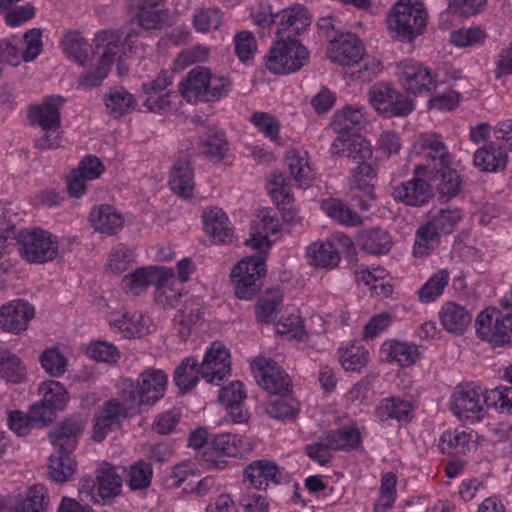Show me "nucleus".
Wrapping results in <instances>:
<instances>
[{"instance_id": "nucleus-1", "label": "nucleus", "mask_w": 512, "mask_h": 512, "mask_svg": "<svg viewBox=\"0 0 512 512\" xmlns=\"http://www.w3.org/2000/svg\"><path fill=\"white\" fill-rule=\"evenodd\" d=\"M167 22V13L162 9H156L142 5L135 21L125 28V38L121 42V33L118 30H104L97 33L93 40V55L99 59L92 71L83 74L78 79V85L82 88H94L99 86L107 77L113 62L120 58L121 48L124 54L130 53L143 56L148 44L145 32L164 27Z\"/></svg>"}, {"instance_id": "nucleus-2", "label": "nucleus", "mask_w": 512, "mask_h": 512, "mask_svg": "<svg viewBox=\"0 0 512 512\" xmlns=\"http://www.w3.org/2000/svg\"><path fill=\"white\" fill-rule=\"evenodd\" d=\"M168 376L161 369H147L137 379L121 378L117 382V392L125 399L128 407L140 412L143 406H152L164 397Z\"/></svg>"}, {"instance_id": "nucleus-3", "label": "nucleus", "mask_w": 512, "mask_h": 512, "mask_svg": "<svg viewBox=\"0 0 512 512\" xmlns=\"http://www.w3.org/2000/svg\"><path fill=\"white\" fill-rule=\"evenodd\" d=\"M427 25V11L423 3L400 0L391 9L387 17V26L392 37L412 43L421 35Z\"/></svg>"}, {"instance_id": "nucleus-4", "label": "nucleus", "mask_w": 512, "mask_h": 512, "mask_svg": "<svg viewBox=\"0 0 512 512\" xmlns=\"http://www.w3.org/2000/svg\"><path fill=\"white\" fill-rule=\"evenodd\" d=\"M350 419L345 413L336 409H329L322 412V425L325 424L330 430L322 432V450H344L357 449L362 438L359 429L355 425H348ZM328 455L322 451V465L328 461Z\"/></svg>"}, {"instance_id": "nucleus-5", "label": "nucleus", "mask_w": 512, "mask_h": 512, "mask_svg": "<svg viewBox=\"0 0 512 512\" xmlns=\"http://www.w3.org/2000/svg\"><path fill=\"white\" fill-rule=\"evenodd\" d=\"M309 58L307 48L294 39L273 42L265 56L266 68L275 75H286L301 69Z\"/></svg>"}, {"instance_id": "nucleus-6", "label": "nucleus", "mask_w": 512, "mask_h": 512, "mask_svg": "<svg viewBox=\"0 0 512 512\" xmlns=\"http://www.w3.org/2000/svg\"><path fill=\"white\" fill-rule=\"evenodd\" d=\"M264 253L247 256L240 260L231 273L236 296L240 299H251L261 288V279L266 273Z\"/></svg>"}, {"instance_id": "nucleus-7", "label": "nucleus", "mask_w": 512, "mask_h": 512, "mask_svg": "<svg viewBox=\"0 0 512 512\" xmlns=\"http://www.w3.org/2000/svg\"><path fill=\"white\" fill-rule=\"evenodd\" d=\"M368 95L373 108L386 118L406 117L415 109L412 99L388 83L373 85Z\"/></svg>"}, {"instance_id": "nucleus-8", "label": "nucleus", "mask_w": 512, "mask_h": 512, "mask_svg": "<svg viewBox=\"0 0 512 512\" xmlns=\"http://www.w3.org/2000/svg\"><path fill=\"white\" fill-rule=\"evenodd\" d=\"M351 171L348 197L361 211H368L377 200L375 192L378 168L373 162H363Z\"/></svg>"}, {"instance_id": "nucleus-9", "label": "nucleus", "mask_w": 512, "mask_h": 512, "mask_svg": "<svg viewBox=\"0 0 512 512\" xmlns=\"http://www.w3.org/2000/svg\"><path fill=\"white\" fill-rule=\"evenodd\" d=\"M19 237L20 254L29 263L49 262L58 255L57 239L48 231L25 230Z\"/></svg>"}, {"instance_id": "nucleus-10", "label": "nucleus", "mask_w": 512, "mask_h": 512, "mask_svg": "<svg viewBox=\"0 0 512 512\" xmlns=\"http://www.w3.org/2000/svg\"><path fill=\"white\" fill-rule=\"evenodd\" d=\"M396 73L403 89L410 94L430 93L437 86L432 71L413 59H405L396 66Z\"/></svg>"}, {"instance_id": "nucleus-11", "label": "nucleus", "mask_w": 512, "mask_h": 512, "mask_svg": "<svg viewBox=\"0 0 512 512\" xmlns=\"http://www.w3.org/2000/svg\"><path fill=\"white\" fill-rule=\"evenodd\" d=\"M231 373V354L221 342L215 341L207 347L200 364V376L207 383L220 385Z\"/></svg>"}, {"instance_id": "nucleus-12", "label": "nucleus", "mask_w": 512, "mask_h": 512, "mask_svg": "<svg viewBox=\"0 0 512 512\" xmlns=\"http://www.w3.org/2000/svg\"><path fill=\"white\" fill-rule=\"evenodd\" d=\"M482 394L483 387L474 382L459 385L451 397V411L460 419L480 421L484 412Z\"/></svg>"}, {"instance_id": "nucleus-13", "label": "nucleus", "mask_w": 512, "mask_h": 512, "mask_svg": "<svg viewBox=\"0 0 512 512\" xmlns=\"http://www.w3.org/2000/svg\"><path fill=\"white\" fill-rule=\"evenodd\" d=\"M413 178L403 181L392 188L391 196L397 203L410 207H422L434 197V188L429 176L421 177L414 171Z\"/></svg>"}, {"instance_id": "nucleus-14", "label": "nucleus", "mask_w": 512, "mask_h": 512, "mask_svg": "<svg viewBox=\"0 0 512 512\" xmlns=\"http://www.w3.org/2000/svg\"><path fill=\"white\" fill-rule=\"evenodd\" d=\"M365 52L362 40L353 33L344 32L331 37L326 48L327 58L331 62L349 67L361 59Z\"/></svg>"}, {"instance_id": "nucleus-15", "label": "nucleus", "mask_w": 512, "mask_h": 512, "mask_svg": "<svg viewBox=\"0 0 512 512\" xmlns=\"http://www.w3.org/2000/svg\"><path fill=\"white\" fill-rule=\"evenodd\" d=\"M251 368L257 383L267 392L278 395L288 391L291 380L273 360L257 357Z\"/></svg>"}, {"instance_id": "nucleus-16", "label": "nucleus", "mask_w": 512, "mask_h": 512, "mask_svg": "<svg viewBox=\"0 0 512 512\" xmlns=\"http://www.w3.org/2000/svg\"><path fill=\"white\" fill-rule=\"evenodd\" d=\"M137 412L128 407L125 399L107 401L95 417L93 437L101 441L114 427L118 426L120 419L135 415Z\"/></svg>"}, {"instance_id": "nucleus-17", "label": "nucleus", "mask_w": 512, "mask_h": 512, "mask_svg": "<svg viewBox=\"0 0 512 512\" xmlns=\"http://www.w3.org/2000/svg\"><path fill=\"white\" fill-rule=\"evenodd\" d=\"M172 83L173 77L168 72L162 71L154 80L143 84V105L148 111L160 113L169 107L172 94L169 87Z\"/></svg>"}, {"instance_id": "nucleus-18", "label": "nucleus", "mask_w": 512, "mask_h": 512, "mask_svg": "<svg viewBox=\"0 0 512 512\" xmlns=\"http://www.w3.org/2000/svg\"><path fill=\"white\" fill-rule=\"evenodd\" d=\"M109 326L123 338H135L150 333L152 320L142 312L119 311L110 315Z\"/></svg>"}, {"instance_id": "nucleus-19", "label": "nucleus", "mask_w": 512, "mask_h": 512, "mask_svg": "<svg viewBox=\"0 0 512 512\" xmlns=\"http://www.w3.org/2000/svg\"><path fill=\"white\" fill-rule=\"evenodd\" d=\"M281 229L279 219L270 211H259L253 220L251 235L246 245L260 253H267L271 246L269 237L277 234Z\"/></svg>"}, {"instance_id": "nucleus-20", "label": "nucleus", "mask_w": 512, "mask_h": 512, "mask_svg": "<svg viewBox=\"0 0 512 512\" xmlns=\"http://www.w3.org/2000/svg\"><path fill=\"white\" fill-rule=\"evenodd\" d=\"M418 143L426 152L428 163L416 166L417 173L432 174L437 169L451 164V155L440 135L423 133L419 136Z\"/></svg>"}, {"instance_id": "nucleus-21", "label": "nucleus", "mask_w": 512, "mask_h": 512, "mask_svg": "<svg viewBox=\"0 0 512 512\" xmlns=\"http://www.w3.org/2000/svg\"><path fill=\"white\" fill-rule=\"evenodd\" d=\"M35 310L24 300H13L0 308V328L6 332L19 334L28 328Z\"/></svg>"}, {"instance_id": "nucleus-22", "label": "nucleus", "mask_w": 512, "mask_h": 512, "mask_svg": "<svg viewBox=\"0 0 512 512\" xmlns=\"http://www.w3.org/2000/svg\"><path fill=\"white\" fill-rule=\"evenodd\" d=\"M330 151L333 155H344L345 157L356 162L357 166H363V162H372V147L368 140L360 134L342 135L331 144Z\"/></svg>"}, {"instance_id": "nucleus-23", "label": "nucleus", "mask_w": 512, "mask_h": 512, "mask_svg": "<svg viewBox=\"0 0 512 512\" xmlns=\"http://www.w3.org/2000/svg\"><path fill=\"white\" fill-rule=\"evenodd\" d=\"M268 192L272 201L284 212L285 221L296 224L301 221L297 209L293 205V195L287 179L282 174H272L268 183Z\"/></svg>"}, {"instance_id": "nucleus-24", "label": "nucleus", "mask_w": 512, "mask_h": 512, "mask_svg": "<svg viewBox=\"0 0 512 512\" xmlns=\"http://www.w3.org/2000/svg\"><path fill=\"white\" fill-rule=\"evenodd\" d=\"M48 504L46 488L34 485L24 497L13 495L5 498L3 512H47Z\"/></svg>"}, {"instance_id": "nucleus-25", "label": "nucleus", "mask_w": 512, "mask_h": 512, "mask_svg": "<svg viewBox=\"0 0 512 512\" xmlns=\"http://www.w3.org/2000/svg\"><path fill=\"white\" fill-rule=\"evenodd\" d=\"M311 20V14L303 5H292L277 13L276 34L299 35L307 30Z\"/></svg>"}, {"instance_id": "nucleus-26", "label": "nucleus", "mask_w": 512, "mask_h": 512, "mask_svg": "<svg viewBox=\"0 0 512 512\" xmlns=\"http://www.w3.org/2000/svg\"><path fill=\"white\" fill-rule=\"evenodd\" d=\"M505 148L496 142L489 141L478 148L473 155V164L482 172L497 173L505 170L508 164Z\"/></svg>"}, {"instance_id": "nucleus-27", "label": "nucleus", "mask_w": 512, "mask_h": 512, "mask_svg": "<svg viewBox=\"0 0 512 512\" xmlns=\"http://www.w3.org/2000/svg\"><path fill=\"white\" fill-rule=\"evenodd\" d=\"M368 123L365 108L360 105H347L338 111L331 122V127L338 136L358 134Z\"/></svg>"}, {"instance_id": "nucleus-28", "label": "nucleus", "mask_w": 512, "mask_h": 512, "mask_svg": "<svg viewBox=\"0 0 512 512\" xmlns=\"http://www.w3.org/2000/svg\"><path fill=\"white\" fill-rule=\"evenodd\" d=\"M122 476L117 471V468L109 463L103 462L100 464L97 475L96 483L94 486L95 502L100 500L106 501L108 499L118 496L122 489Z\"/></svg>"}, {"instance_id": "nucleus-29", "label": "nucleus", "mask_w": 512, "mask_h": 512, "mask_svg": "<svg viewBox=\"0 0 512 512\" xmlns=\"http://www.w3.org/2000/svg\"><path fill=\"white\" fill-rule=\"evenodd\" d=\"M208 68L199 66L188 72L179 83L181 96L190 103L207 102Z\"/></svg>"}, {"instance_id": "nucleus-30", "label": "nucleus", "mask_w": 512, "mask_h": 512, "mask_svg": "<svg viewBox=\"0 0 512 512\" xmlns=\"http://www.w3.org/2000/svg\"><path fill=\"white\" fill-rule=\"evenodd\" d=\"M380 355L388 363H397L400 367H410L420 357L418 346L395 339L386 340L381 348Z\"/></svg>"}, {"instance_id": "nucleus-31", "label": "nucleus", "mask_w": 512, "mask_h": 512, "mask_svg": "<svg viewBox=\"0 0 512 512\" xmlns=\"http://www.w3.org/2000/svg\"><path fill=\"white\" fill-rule=\"evenodd\" d=\"M341 251L354 256L355 246L350 237L344 233H334L322 242V270H332L339 265Z\"/></svg>"}, {"instance_id": "nucleus-32", "label": "nucleus", "mask_w": 512, "mask_h": 512, "mask_svg": "<svg viewBox=\"0 0 512 512\" xmlns=\"http://www.w3.org/2000/svg\"><path fill=\"white\" fill-rule=\"evenodd\" d=\"M64 99L60 96L48 97L39 105L31 107L29 118L33 125H37L41 130L60 128V112Z\"/></svg>"}, {"instance_id": "nucleus-33", "label": "nucleus", "mask_w": 512, "mask_h": 512, "mask_svg": "<svg viewBox=\"0 0 512 512\" xmlns=\"http://www.w3.org/2000/svg\"><path fill=\"white\" fill-rule=\"evenodd\" d=\"M439 319L447 332L462 335L472 322V314L466 306L455 302H446L441 307Z\"/></svg>"}, {"instance_id": "nucleus-34", "label": "nucleus", "mask_w": 512, "mask_h": 512, "mask_svg": "<svg viewBox=\"0 0 512 512\" xmlns=\"http://www.w3.org/2000/svg\"><path fill=\"white\" fill-rule=\"evenodd\" d=\"M89 222L95 231L106 235H114L123 228L125 219L115 207L100 205L90 211Z\"/></svg>"}, {"instance_id": "nucleus-35", "label": "nucleus", "mask_w": 512, "mask_h": 512, "mask_svg": "<svg viewBox=\"0 0 512 512\" xmlns=\"http://www.w3.org/2000/svg\"><path fill=\"white\" fill-rule=\"evenodd\" d=\"M245 479L256 489H265L270 484H276L280 479V469L277 464L268 459L251 462L244 471Z\"/></svg>"}, {"instance_id": "nucleus-36", "label": "nucleus", "mask_w": 512, "mask_h": 512, "mask_svg": "<svg viewBox=\"0 0 512 512\" xmlns=\"http://www.w3.org/2000/svg\"><path fill=\"white\" fill-rule=\"evenodd\" d=\"M156 299L165 306L174 307L178 304L182 293L181 284L171 269L161 267L156 282Z\"/></svg>"}, {"instance_id": "nucleus-37", "label": "nucleus", "mask_w": 512, "mask_h": 512, "mask_svg": "<svg viewBox=\"0 0 512 512\" xmlns=\"http://www.w3.org/2000/svg\"><path fill=\"white\" fill-rule=\"evenodd\" d=\"M85 428V421L79 417L66 419L50 433L51 443L56 450L72 451L76 440Z\"/></svg>"}, {"instance_id": "nucleus-38", "label": "nucleus", "mask_w": 512, "mask_h": 512, "mask_svg": "<svg viewBox=\"0 0 512 512\" xmlns=\"http://www.w3.org/2000/svg\"><path fill=\"white\" fill-rule=\"evenodd\" d=\"M205 232L215 243H226L232 240V227L228 216L221 208H210L203 213Z\"/></svg>"}, {"instance_id": "nucleus-39", "label": "nucleus", "mask_w": 512, "mask_h": 512, "mask_svg": "<svg viewBox=\"0 0 512 512\" xmlns=\"http://www.w3.org/2000/svg\"><path fill=\"white\" fill-rule=\"evenodd\" d=\"M448 164L437 169L432 174H424L429 176V181L439 192L440 198L450 200L457 196L462 186V178L457 170L451 168Z\"/></svg>"}, {"instance_id": "nucleus-40", "label": "nucleus", "mask_w": 512, "mask_h": 512, "mask_svg": "<svg viewBox=\"0 0 512 512\" xmlns=\"http://www.w3.org/2000/svg\"><path fill=\"white\" fill-rule=\"evenodd\" d=\"M413 406L410 401L401 399L399 397H389L380 401L375 408V417L381 421L396 420L398 422L410 421Z\"/></svg>"}, {"instance_id": "nucleus-41", "label": "nucleus", "mask_w": 512, "mask_h": 512, "mask_svg": "<svg viewBox=\"0 0 512 512\" xmlns=\"http://www.w3.org/2000/svg\"><path fill=\"white\" fill-rule=\"evenodd\" d=\"M357 242L364 251L373 255L386 254L392 247L390 234L381 227H372L361 231Z\"/></svg>"}, {"instance_id": "nucleus-42", "label": "nucleus", "mask_w": 512, "mask_h": 512, "mask_svg": "<svg viewBox=\"0 0 512 512\" xmlns=\"http://www.w3.org/2000/svg\"><path fill=\"white\" fill-rule=\"evenodd\" d=\"M285 162L299 186L309 187L314 175L309 164L308 153L304 150L290 149L286 152Z\"/></svg>"}, {"instance_id": "nucleus-43", "label": "nucleus", "mask_w": 512, "mask_h": 512, "mask_svg": "<svg viewBox=\"0 0 512 512\" xmlns=\"http://www.w3.org/2000/svg\"><path fill=\"white\" fill-rule=\"evenodd\" d=\"M322 211L333 221L345 227H357L363 224V217L338 198L322 200Z\"/></svg>"}, {"instance_id": "nucleus-44", "label": "nucleus", "mask_w": 512, "mask_h": 512, "mask_svg": "<svg viewBox=\"0 0 512 512\" xmlns=\"http://www.w3.org/2000/svg\"><path fill=\"white\" fill-rule=\"evenodd\" d=\"M169 185L173 192L183 198H190L193 195L194 176L190 162L187 160L177 161L171 171Z\"/></svg>"}, {"instance_id": "nucleus-45", "label": "nucleus", "mask_w": 512, "mask_h": 512, "mask_svg": "<svg viewBox=\"0 0 512 512\" xmlns=\"http://www.w3.org/2000/svg\"><path fill=\"white\" fill-rule=\"evenodd\" d=\"M495 307H488L480 312L475 320L476 334L483 340L491 343L495 347L504 345L507 334L500 332L495 320Z\"/></svg>"}, {"instance_id": "nucleus-46", "label": "nucleus", "mask_w": 512, "mask_h": 512, "mask_svg": "<svg viewBox=\"0 0 512 512\" xmlns=\"http://www.w3.org/2000/svg\"><path fill=\"white\" fill-rule=\"evenodd\" d=\"M213 448L229 457H238L253 450L252 442L246 438L232 433L216 435L212 440Z\"/></svg>"}, {"instance_id": "nucleus-47", "label": "nucleus", "mask_w": 512, "mask_h": 512, "mask_svg": "<svg viewBox=\"0 0 512 512\" xmlns=\"http://www.w3.org/2000/svg\"><path fill=\"white\" fill-rule=\"evenodd\" d=\"M60 47L68 59L85 65L89 60L91 45L76 31H69L61 39Z\"/></svg>"}, {"instance_id": "nucleus-48", "label": "nucleus", "mask_w": 512, "mask_h": 512, "mask_svg": "<svg viewBox=\"0 0 512 512\" xmlns=\"http://www.w3.org/2000/svg\"><path fill=\"white\" fill-rule=\"evenodd\" d=\"M76 461L71 451L59 450L49 458L48 472L51 480L63 483L70 480L76 471Z\"/></svg>"}, {"instance_id": "nucleus-49", "label": "nucleus", "mask_w": 512, "mask_h": 512, "mask_svg": "<svg viewBox=\"0 0 512 512\" xmlns=\"http://www.w3.org/2000/svg\"><path fill=\"white\" fill-rule=\"evenodd\" d=\"M161 266L143 267L126 275L121 283L122 289L129 294L139 295L151 284L155 285Z\"/></svg>"}, {"instance_id": "nucleus-50", "label": "nucleus", "mask_w": 512, "mask_h": 512, "mask_svg": "<svg viewBox=\"0 0 512 512\" xmlns=\"http://www.w3.org/2000/svg\"><path fill=\"white\" fill-rule=\"evenodd\" d=\"M41 399L55 411H63L70 402V395L66 387L59 381L46 380L38 387Z\"/></svg>"}, {"instance_id": "nucleus-51", "label": "nucleus", "mask_w": 512, "mask_h": 512, "mask_svg": "<svg viewBox=\"0 0 512 512\" xmlns=\"http://www.w3.org/2000/svg\"><path fill=\"white\" fill-rule=\"evenodd\" d=\"M224 22L223 12L215 7L199 8L192 18L194 29L201 34H209L219 30Z\"/></svg>"}, {"instance_id": "nucleus-52", "label": "nucleus", "mask_w": 512, "mask_h": 512, "mask_svg": "<svg viewBox=\"0 0 512 512\" xmlns=\"http://www.w3.org/2000/svg\"><path fill=\"white\" fill-rule=\"evenodd\" d=\"M200 377V365L193 357L184 359L174 371V382L182 392L193 389Z\"/></svg>"}, {"instance_id": "nucleus-53", "label": "nucleus", "mask_w": 512, "mask_h": 512, "mask_svg": "<svg viewBox=\"0 0 512 512\" xmlns=\"http://www.w3.org/2000/svg\"><path fill=\"white\" fill-rule=\"evenodd\" d=\"M440 234L426 221L415 232L413 255L415 257L428 256L440 244Z\"/></svg>"}, {"instance_id": "nucleus-54", "label": "nucleus", "mask_w": 512, "mask_h": 512, "mask_svg": "<svg viewBox=\"0 0 512 512\" xmlns=\"http://www.w3.org/2000/svg\"><path fill=\"white\" fill-rule=\"evenodd\" d=\"M471 435L464 430H446L439 439V449L443 454L457 456L465 454Z\"/></svg>"}, {"instance_id": "nucleus-55", "label": "nucleus", "mask_w": 512, "mask_h": 512, "mask_svg": "<svg viewBox=\"0 0 512 512\" xmlns=\"http://www.w3.org/2000/svg\"><path fill=\"white\" fill-rule=\"evenodd\" d=\"M25 376L26 369L19 357L0 348V377L10 383H20Z\"/></svg>"}, {"instance_id": "nucleus-56", "label": "nucleus", "mask_w": 512, "mask_h": 512, "mask_svg": "<svg viewBox=\"0 0 512 512\" xmlns=\"http://www.w3.org/2000/svg\"><path fill=\"white\" fill-rule=\"evenodd\" d=\"M450 274L447 269H440L421 286L418 297L422 303H431L437 300L448 285Z\"/></svg>"}, {"instance_id": "nucleus-57", "label": "nucleus", "mask_w": 512, "mask_h": 512, "mask_svg": "<svg viewBox=\"0 0 512 512\" xmlns=\"http://www.w3.org/2000/svg\"><path fill=\"white\" fill-rule=\"evenodd\" d=\"M463 213L459 208H446L429 216L428 223L440 234L448 235L454 232Z\"/></svg>"}, {"instance_id": "nucleus-58", "label": "nucleus", "mask_w": 512, "mask_h": 512, "mask_svg": "<svg viewBox=\"0 0 512 512\" xmlns=\"http://www.w3.org/2000/svg\"><path fill=\"white\" fill-rule=\"evenodd\" d=\"M346 75L353 81H371L381 70V62L373 56L367 55L366 51L357 63L348 67Z\"/></svg>"}, {"instance_id": "nucleus-59", "label": "nucleus", "mask_w": 512, "mask_h": 512, "mask_svg": "<svg viewBox=\"0 0 512 512\" xmlns=\"http://www.w3.org/2000/svg\"><path fill=\"white\" fill-rule=\"evenodd\" d=\"M43 369L53 377L62 376L68 368L66 353L59 347H50L44 350L40 356Z\"/></svg>"}, {"instance_id": "nucleus-60", "label": "nucleus", "mask_w": 512, "mask_h": 512, "mask_svg": "<svg viewBox=\"0 0 512 512\" xmlns=\"http://www.w3.org/2000/svg\"><path fill=\"white\" fill-rule=\"evenodd\" d=\"M369 360L368 350L360 342H352L340 355V363L347 371L359 372Z\"/></svg>"}, {"instance_id": "nucleus-61", "label": "nucleus", "mask_w": 512, "mask_h": 512, "mask_svg": "<svg viewBox=\"0 0 512 512\" xmlns=\"http://www.w3.org/2000/svg\"><path fill=\"white\" fill-rule=\"evenodd\" d=\"M481 404L483 407H493L500 413H511L512 395L509 394L508 386H498L491 390L483 388Z\"/></svg>"}, {"instance_id": "nucleus-62", "label": "nucleus", "mask_w": 512, "mask_h": 512, "mask_svg": "<svg viewBox=\"0 0 512 512\" xmlns=\"http://www.w3.org/2000/svg\"><path fill=\"white\" fill-rule=\"evenodd\" d=\"M105 105L110 113L121 116L132 110L137 105V101L124 88H116L106 96Z\"/></svg>"}, {"instance_id": "nucleus-63", "label": "nucleus", "mask_w": 512, "mask_h": 512, "mask_svg": "<svg viewBox=\"0 0 512 512\" xmlns=\"http://www.w3.org/2000/svg\"><path fill=\"white\" fill-rule=\"evenodd\" d=\"M84 353L92 360L109 364L116 363L120 358V352L115 345L100 340L85 345Z\"/></svg>"}, {"instance_id": "nucleus-64", "label": "nucleus", "mask_w": 512, "mask_h": 512, "mask_svg": "<svg viewBox=\"0 0 512 512\" xmlns=\"http://www.w3.org/2000/svg\"><path fill=\"white\" fill-rule=\"evenodd\" d=\"M501 307L505 311L495 308L494 324L497 325L500 332L507 334L504 345L512 342V290L501 300Z\"/></svg>"}]
</instances>
